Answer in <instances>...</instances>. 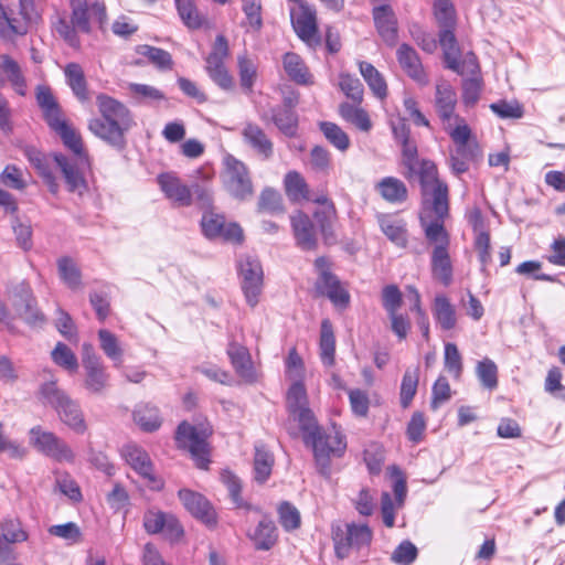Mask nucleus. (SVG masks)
<instances>
[{
  "label": "nucleus",
  "mask_w": 565,
  "mask_h": 565,
  "mask_svg": "<svg viewBox=\"0 0 565 565\" xmlns=\"http://www.w3.org/2000/svg\"><path fill=\"white\" fill-rule=\"evenodd\" d=\"M318 278L315 284L316 291L326 296L334 307L344 309L350 303V294L342 286L335 275L330 271V264L326 257H318L315 262Z\"/></svg>",
  "instance_id": "6e6552de"
},
{
  "label": "nucleus",
  "mask_w": 565,
  "mask_h": 565,
  "mask_svg": "<svg viewBox=\"0 0 565 565\" xmlns=\"http://www.w3.org/2000/svg\"><path fill=\"white\" fill-rule=\"evenodd\" d=\"M238 73L241 86L250 92L256 78V65L255 63L248 58L246 55H239L238 60Z\"/></svg>",
  "instance_id": "338daca9"
},
{
  "label": "nucleus",
  "mask_w": 565,
  "mask_h": 565,
  "mask_svg": "<svg viewBox=\"0 0 565 565\" xmlns=\"http://www.w3.org/2000/svg\"><path fill=\"white\" fill-rule=\"evenodd\" d=\"M24 153L29 162L38 170L39 174L44 179L51 192L56 193L57 184L55 182L54 175L50 170L47 158L35 148H26Z\"/></svg>",
  "instance_id": "49530a36"
},
{
  "label": "nucleus",
  "mask_w": 565,
  "mask_h": 565,
  "mask_svg": "<svg viewBox=\"0 0 565 565\" xmlns=\"http://www.w3.org/2000/svg\"><path fill=\"white\" fill-rule=\"evenodd\" d=\"M360 72L373 94L384 99L387 95V85L382 74L367 62H360Z\"/></svg>",
  "instance_id": "a18cd8bd"
},
{
  "label": "nucleus",
  "mask_w": 565,
  "mask_h": 565,
  "mask_svg": "<svg viewBox=\"0 0 565 565\" xmlns=\"http://www.w3.org/2000/svg\"><path fill=\"white\" fill-rule=\"evenodd\" d=\"M11 303L18 313L29 324H35L43 320V316L35 307V300L29 284L21 281L10 291Z\"/></svg>",
  "instance_id": "a211bd4d"
},
{
  "label": "nucleus",
  "mask_w": 565,
  "mask_h": 565,
  "mask_svg": "<svg viewBox=\"0 0 565 565\" xmlns=\"http://www.w3.org/2000/svg\"><path fill=\"white\" fill-rule=\"evenodd\" d=\"M476 374L482 386L488 390H494L498 386V367L495 363L484 358L476 366Z\"/></svg>",
  "instance_id": "13d9d810"
},
{
  "label": "nucleus",
  "mask_w": 565,
  "mask_h": 565,
  "mask_svg": "<svg viewBox=\"0 0 565 565\" xmlns=\"http://www.w3.org/2000/svg\"><path fill=\"white\" fill-rule=\"evenodd\" d=\"M158 184L166 198L178 206H189L192 203L191 189L181 182L172 173H162L158 175Z\"/></svg>",
  "instance_id": "5701e85b"
},
{
  "label": "nucleus",
  "mask_w": 565,
  "mask_h": 565,
  "mask_svg": "<svg viewBox=\"0 0 565 565\" xmlns=\"http://www.w3.org/2000/svg\"><path fill=\"white\" fill-rule=\"evenodd\" d=\"M456 105L457 94L454 87L447 81H438L436 84L435 107L441 122L454 120V117L458 116L455 114Z\"/></svg>",
  "instance_id": "a878e982"
},
{
  "label": "nucleus",
  "mask_w": 565,
  "mask_h": 565,
  "mask_svg": "<svg viewBox=\"0 0 565 565\" xmlns=\"http://www.w3.org/2000/svg\"><path fill=\"white\" fill-rule=\"evenodd\" d=\"M301 430L305 444L312 448L316 461L321 468L328 466L331 456L340 457L347 448L345 437L335 425L323 429L313 420L311 429Z\"/></svg>",
  "instance_id": "20e7f679"
},
{
  "label": "nucleus",
  "mask_w": 565,
  "mask_h": 565,
  "mask_svg": "<svg viewBox=\"0 0 565 565\" xmlns=\"http://www.w3.org/2000/svg\"><path fill=\"white\" fill-rule=\"evenodd\" d=\"M274 465V456L264 445L255 446L254 478L258 483H264L270 476Z\"/></svg>",
  "instance_id": "c03bdc74"
},
{
  "label": "nucleus",
  "mask_w": 565,
  "mask_h": 565,
  "mask_svg": "<svg viewBox=\"0 0 565 565\" xmlns=\"http://www.w3.org/2000/svg\"><path fill=\"white\" fill-rule=\"evenodd\" d=\"M285 190L292 201L308 200L309 189L303 177L297 171H290L285 175Z\"/></svg>",
  "instance_id": "8fccbe9b"
},
{
  "label": "nucleus",
  "mask_w": 565,
  "mask_h": 565,
  "mask_svg": "<svg viewBox=\"0 0 565 565\" xmlns=\"http://www.w3.org/2000/svg\"><path fill=\"white\" fill-rule=\"evenodd\" d=\"M228 56V43L224 35H217L212 52L205 58V71L210 78L222 89L230 90L234 86L224 62Z\"/></svg>",
  "instance_id": "9b49d317"
},
{
  "label": "nucleus",
  "mask_w": 565,
  "mask_h": 565,
  "mask_svg": "<svg viewBox=\"0 0 565 565\" xmlns=\"http://www.w3.org/2000/svg\"><path fill=\"white\" fill-rule=\"evenodd\" d=\"M57 269L61 279L71 289H78L81 287V271L73 259L70 257H61L57 260Z\"/></svg>",
  "instance_id": "5fc2aeb1"
},
{
  "label": "nucleus",
  "mask_w": 565,
  "mask_h": 565,
  "mask_svg": "<svg viewBox=\"0 0 565 565\" xmlns=\"http://www.w3.org/2000/svg\"><path fill=\"white\" fill-rule=\"evenodd\" d=\"M402 154H403V163L407 168L406 177L411 178L414 174L419 175V182L420 186L423 188V171H424V163L428 162L431 163L435 168V178L438 182H441L438 179L437 175V168L435 163L430 160H422L418 161L417 158V146L413 140H409L407 142L402 143Z\"/></svg>",
  "instance_id": "f704fd0d"
},
{
  "label": "nucleus",
  "mask_w": 565,
  "mask_h": 565,
  "mask_svg": "<svg viewBox=\"0 0 565 565\" xmlns=\"http://www.w3.org/2000/svg\"><path fill=\"white\" fill-rule=\"evenodd\" d=\"M279 523L285 531L290 532L300 526V513L289 502H282L278 508Z\"/></svg>",
  "instance_id": "0e129e2a"
},
{
  "label": "nucleus",
  "mask_w": 565,
  "mask_h": 565,
  "mask_svg": "<svg viewBox=\"0 0 565 565\" xmlns=\"http://www.w3.org/2000/svg\"><path fill=\"white\" fill-rule=\"evenodd\" d=\"M248 537L256 550L269 551L278 541V530L273 520L264 516L256 527L248 533Z\"/></svg>",
  "instance_id": "cd10ccee"
},
{
  "label": "nucleus",
  "mask_w": 565,
  "mask_h": 565,
  "mask_svg": "<svg viewBox=\"0 0 565 565\" xmlns=\"http://www.w3.org/2000/svg\"><path fill=\"white\" fill-rule=\"evenodd\" d=\"M479 156L478 146L454 145L449 148V167L456 174H462L469 170L470 162Z\"/></svg>",
  "instance_id": "2f4dec72"
},
{
  "label": "nucleus",
  "mask_w": 565,
  "mask_h": 565,
  "mask_svg": "<svg viewBox=\"0 0 565 565\" xmlns=\"http://www.w3.org/2000/svg\"><path fill=\"white\" fill-rule=\"evenodd\" d=\"M454 30L455 28L439 30V43L444 51L446 66L458 74H463L466 71L475 74L478 71L477 58L470 53L463 63L459 61L460 52Z\"/></svg>",
  "instance_id": "4468645a"
},
{
  "label": "nucleus",
  "mask_w": 565,
  "mask_h": 565,
  "mask_svg": "<svg viewBox=\"0 0 565 565\" xmlns=\"http://www.w3.org/2000/svg\"><path fill=\"white\" fill-rule=\"evenodd\" d=\"M0 181L3 185L22 191L26 188V181L23 171L14 164H9L0 174Z\"/></svg>",
  "instance_id": "69168bd1"
},
{
  "label": "nucleus",
  "mask_w": 565,
  "mask_h": 565,
  "mask_svg": "<svg viewBox=\"0 0 565 565\" xmlns=\"http://www.w3.org/2000/svg\"><path fill=\"white\" fill-rule=\"evenodd\" d=\"M260 119L268 121L269 117L267 114H262ZM270 120L275 126L286 136L294 137L297 134L298 116L289 108H273Z\"/></svg>",
  "instance_id": "72a5a7b5"
},
{
  "label": "nucleus",
  "mask_w": 565,
  "mask_h": 565,
  "mask_svg": "<svg viewBox=\"0 0 565 565\" xmlns=\"http://www.w3.org/2000/svg\"><path fill=\"white\" fill-rule=\"evenodd\" d=\"M339 113L345 121L355 126L358 129L365 132L371 130L372 121L364 109L349 103H343L339 107Z\"/></svg>",
  "instance_id": "de8ad7c7"
},
{
  "label": "nucleus",
  "mask_w": 565,
  "mask_h": 565,
  "mask_svg": "<svg viewBox=\"0 0 565 565\" xmlns=\"http://www.w3.org/2000/svg\"><path fill=\"white\" fill-rule=\"evenodd\" d=\"M96 105L100 118L89 120V131L115 149H125V135L135 125L130 110L121 102L105 94L96 97Z\"/></svg>",
  "instance_id": "f03ea898"
},
{
  "label": "nucleus",
  "mask_w": 565,
  "mask_h": 565,
  "mask_svg": "<svg viewBox=\"0 0 565 565\" xmlns=\"http://www.w3.org/2000/svg\"><path fill=\"white\" fill-rule=\"evenodd\" d=\"M39 396L44 405L51 406L57 413L61 422L68 428L77 434L86 431L85 416L78 402L60 388L55 380L41 384Z\"/></svg>",
  "instance_id": "7ed1b4c3"
},
{
  "label": "nucleus",
  "mask_w": 565,
  "mask_h": 565,
  "mask_svg": "<svg viewBox=\"0 0 565 565\" xmlns=\"http://www.w3.org/2000/svg\"><path fill=\"white\" fill-rule=\"evenodd\" d=\"M419 381L418 369H407L404 373L401 384V404L404 408L408 407L414 398Z\"/></svg>",
  "instance_id": "bf43d9fd"
},
{
  "label": "nucleus",
  "mask_w": 565,
  "mask_h": 565,
  "mask_svg": "<svg viewBox=\"0 0 565 565\" xmlns=\"http://www.w3.org/2000/svg\"><path fill=\"white\" fill-rule=\"evenodd\" d=\"M179 498L184 508L194 518L201 520L206 525L215 524V512L210 502L202 494L183 489L179 491Z\"/></svg>",
  "instance_id": "4be33fe9"
},
{
  "label": "nucleus",
  "mask_w": 565,
  "mask_h": 565,
  "mask_svg": "<svg viewBox=\"0 0 565 565\" xmlns=\"http://www.w3.org/2000/svg\"><path fill=\"white\" fill-rule=\"evenodd\" d=\"M30 444L43 455L56 461H73L74 452L71 447L54 433L35 426L30 430Z\"/></svg>",
  "instance_id": "f8f14e48"
},
{
  "label": "nucleus",
  "mask_w": 565,
  "mask_h": 565,
  "mask_svg": "<svg viewBox=\"0 0 565 565\" xmlns=\"http://www.w3.org/2000/svg\"><path fill=\"white\" fill-rule=\"evenodd\" d=\"M290 220L297 245L306 250L315 249L317 237L315 226L309 216L302 212H297L291 215Z\"/></svg>",
  "instance_id": "bb28decb"
},
{
  "label": "nucleus",
  "mask_w": 565,
  "mask_h": 565,
  "mask_svg": "<svg viewBox=\"0 0 565 565\" xmlns=\"http://www.w3.org/2000/svg\"><path fill=\"white\" fill-rule=\"evenodd\" d=\"M67 84L72 88L74 95L81 100L85 102L89 98L87 92V84L83 68L77 63H68L64 70Z\"/></svg>",
  "instance_id": "a19ab883"
},
{
  "label": "nucleus",
  "mask_w": 565,
  "mask_h": 565,
  "mask_svg": "<svg viewBox=\"0 0 565 565\" xmlns=\"http://www.w3.org/2000/svg\"><path fill=\"white\" fill-rule=\"evenodd\" d=\"M376 189L382 198L390 203H402L407 199V188L403 181L394 177L382 179Z\"/></svg>",
  "instance_id": "ea45409f"
},
{
  "label": "nucleus",
  "mask_w": 565,
  "mask_h": 565,
  "mask_svg": "<svg viewBox=\"0 0 565 565\" xmlns=\"http://www.w3.org/2000/svg\"><path fill=\"white\" fill-rule=\"evenodd\" d=\"M54 161L60 167L64 175L68 191L83 194L87 185L84 177L78 171L77 167L71 163L70 160L63 154H55Z\"/></svg>",
  "instance_id": "e433bc0d"
},
{
  "label": "nucleus",
  "mask_w": 565,
  "mask_h": 565,
  "mask_svg": "<svg viewBox=\"0 0 565 565\" xmlns=\"http://www.w3.org/2000/svg\"><path fill=\"white\" fill-rule=\"evenodd\" d=\"M242 288L249 306L255 307L263 287V268L258 259L246 256L239 262Z\"/></svg>",
  "instance_id": "2eb2a0df"
},
{
  "label": "nucleus",
  "mask_w": 565,
  "mask_h": 565,
  "mask_svg": "<svg viewBox=\"0 0 565 565\" xmlns=\"http://www.w3.org/2000/svg\"><path fill=\"white\" fill-rule=\"evenodd\" d=\"M241 136L244 143L262 159L268 160L271 158L274 143L259 125L252 121L245 122Z\"/></svg>",
  "instance_id": "412c9836"
},
{
  "label": "nucleus",
  "mask_w": 565,
  "mask_h": 565,
  "mask_svg": "<svg viewBox=\"0 0 565 565\" xmlns=\"http://www.w3.org/2000/svg\"><path fill=\"white\" fill-rule=\"evenodd\" d=\"M373 19L383 41L394 46L397 42V19L393 9L387 4L377 6L373 9Z\"/></svg>",
  "instance_id": "b1692460"
},
{
  "label": "nucleus",
  "mask_w": 565,
  "mask_h": 565,
  "mask_svg": "<svg viewBox=\"0 0 565 565\" xmlns=\"http://www.w3.org/2000/svg\"><path fill=\"white\" fill-rule=\"evenodd\" d=\"M433 316L443 330H451L456 327L457 316L455 307L445 295H437L433 303Z\"/></svg>",
  "instance_id": "c9c22d12"
},
{
  "label": "nucleus",
  "mask_w": 565,
  "mask_h": 565,
  "mask_svg": "<svg viewBox=\"0 0 565 565\" xmlns=\"http://www.w3.org/2000/svg\"><path fill=\"white\" fill-rule=\"evenodd\" d=\"M290 18L296 33L302 41L311 43L316 40L318 31L316 12L308 4L302 0L296 2L290 9Z\"/></svg>",
  "instance_id": "aec40b11"
},
{
  "label": "nucleus",
  "mask_w": 565,
  "mask_h": 565,
  "mask_svg": "<svg viewBox=\"0 0 565 565\" xmlns=\"http://www.w3.org/2000/svg\"><path fill=\"white\" fill-rule=\"evenodd\" d=\"M143 527L149 534L163 533L170 540H178L183 534L182 526L174 515L156 509L145 512Z\"/></svg>",
  "instance_id": "f3484780"
},
{
  "label": "nucleus",
  "mask_w": 565,
  "mask_h": 565,
  "mask_svg": "<svg viewBox=\"0 0 565 565\" xmlns=\"http://www.w3.org/2000/svg\"><path fill=\"white\" fill-rule=\"evenodd\" d=\"M284 70L290 79L298 84H308L310 74L301 57L292 52L286 53L284 56Z\"/></svg>",
  "instance_id": "37998d69"
},
{
  "label": "nucleus",
  "mask_w": 565,
  "mask_h": 565,
  "mask_svg": "<svg viewBox=\"0 0 565 565\" xmlns=\"http://www.w3.org/2000/svg\"><path fill=\"white\" fill-rule=\"evenodd\" d=\"M417 555V547L411 541H403L392 553L391 561L398 565H411Z\"/></svg>",
  "instance_id": "774afa93"
},
{
  "label": "nucleus",
  "mask_w": 565,
  "mask_h": 565,
  "mask_svg": "<svg viewBox=\"0 0 565 565\" xmlns=\"http://www.w3.org/2000/svg\"><path fill=\"white\" fill-rule=\"evenodd\" d=\"M99 347L105 355L114 362V366L119 367L122 363L124 350L118 338L106 329L98 331Z\"/></svg>",
  "instance_id": "79ce46f5"
},
{
  "label": "nucleus",
  "mask_w": 565,
  "mask_h": 565,
  "mask_svg": "<svg viewBox=\"0 0 565 565\" xmlns=\"http://www.w3.org/2000/svg\"><path fill=\"white\" fill-rule=\"evenodd\" d=\"M320 129L329 142L340 151H345L350 147L349 136L338 125L322 121L320 122Z\"/></svg>",
  "instance_id": "680f3d73"
},
{
  "label": "nucleus",
  "mask_w": 565,
  "mask_h": 565,
  "mask_svg": "<svg viewBox=\"0 0 565 565\" xmlns=\"http://www.w3.org/2000/svg\"><path fill=\"white\" fill-rule=\"evenodd\" d=\"M372 531L365 524L350 523L332 525V541L338 558L349 557L352 550L369 546L372 541Z\"/></svg>",
  "instance_id": "0eeeda50"
},
{
  "label": "nucleus",
  "mask_w": 565,
  "mask_h": 565,
  "mask_svg": "<svg viewBox=\"0 0 565 565\" xmlns=\"http://www.w3.org/2000/svg\"><path fill=\"white\" fill-rule=\"evenodd\" d=\"M221 181L226 192L236 200L247 201L254 195V185L247 166L227 153L222 161Z\"/></svg>",
  "instance_id": "39448f33"
},
{
  "label": "nucleus",
  "mask_w": 565,
  "mask_h": 565,
  "mask_svg": "<svg viewBox=\"0 0 565 565\" xmlns=\"http://www.w3.org/2000/svg\"><path fill=\"white\" fill-rule=\"evenodd\" d=\"M443 127L451 138L454 145L478 146L476 139L472 137V131L466 119L459 115L454 117V120L444 121Z\"/></svg>",
  "instance_id": "4c0bfd02"
},
{
  "label": "nucleus",
  "mask_w": 565,
  "mask_h": 565,
  "mask_svg": "<svg viewBox=\"0 0 565 565\" xmlns=\"http://www.w3.org/2000/svg\"><path fill=\"white\" fill-rule=\"evenodd\" d=\"M72 10L71 21L78 31L90 33L92 25L96 24L102 32L107 26V9L104 2L95 1L90 4L86 0H70Z\"/></svg>",
  "instance_id": "9d476101"
},
{
  "label": "nucleus",
  "mask_w": 565,
  "mask_h": 565,
  "mask_svg": "<svg viewBox=\"0 0 565 565\" xmlns=\"http://www.w3.org/2000/svg\"><path fill=\"white\" fill-rule=\"evenodd\" d=\"M319 350L323 365L332 366L335 356V338L332 324L328 319L321 322Z\"/></svg>",
  "instance_id": "58836bf2"
},
{
  "label": "nucleus",
  "mask_w": 565,
  "mask_h": 565,
  "mask_svg": "<svg viewBox=\"0 0 565 565\" xmlns=\"http://www.w3.org/2000/svg\"><path fill=\"white\" fill-rule=\"evenodd\" d=\"M449 216L448 186L435 178L431 163H424L423 201L419 222L427 243L431 246L430 270L435 280L448 287L454 280V265L449 254L450 235L445 227Z\"/></svg>",
  "instance_id": "f257e3e1"
},
{
  "label": "nucleus",
  "mask_w": 565,
  "mask_h": 565,
  "mask_svg": "<svg viewBox=\"0 0 565 565\" xmlns=\"http://www.w3.org/2000/svg\"><path fill=\"white\" fill-rule=\"evenodd\" d=\"M180 19L189 29H199L203 18L192 0H174Z\"/></svg>",
  "instance_id": "6e6d98bb"
},
{
  "label": "nucleus",
  "mask_w": 565,
  "mask_h": 565,
  "mask_svg": "<svg viewBox=\"0 0 565 565\" xmlns=\"http://www.w3.org/2000/svg\"><path fill=\"white\" fill-rule=\"evenodd\" d=\"M211 434L209 425L193 426L186 422H182L175 433L178 447L186 449L201 469H206L210 462L206 439Z\"/></svg>",
  "instance_id": "423d86ee"
},
{
  "label": "nucleus",
  "mask_w": 565,
  "mask_h": 565,
  "mask_svg": "<svg viewBox=\"0 0 565 565\" xmlns=\"http://www.w3.org/2000/svg\"><path fill=\"white\" fill-rule=\"evenodd\" d=\"M227 354L231 359L232 365L236 373L248 383H253L257 379L256 371L250 360V355L246 348L231 343L227 349Z\"/></svg>",
  "instance_id": "c85d7f7f"
},
{
  "label": "nucleus",
  "mask_w": 565,
  "mask_h": 565,
  "mask_svg": "<svg viewBox=\"0 0 565 565\" xmlns=\"http://www.w3.org/2000/svg\"><path fill=\"white\" fill-rule=\"evenodd\" d=\"M377 221L382 232L392 243L399 247L406 246L407 231L403 220L394 215L381 214L377 216Z\"/></svg>",
  "instance_id": "473e14b6"
},
{
  "label": "nucleus",
  "mask_w": 565,
  "mask_h": 565,
  "mask_svg": "<svg viewBox=\"0 0 565 565\" xmlns=\"http://www.w3.org/2000/svg\"><path fill=\"white\" fill-rule=\"evenodd\" d=\"M201 226L204 235L209 238L222 237L226 241L241 242L243 231L236 223H225L224 216L205 212L202 216Z\"/></svg>",
  "instance_id": "6ab92c4d"
},
{
  "label": "nucleus",
  "mask_w": 565,
  "mask_h": 565,
  "mask_svg": "<svg viewBox=\"0 0 565 565\" xmlns=\"http://www.w3.org/2000/svg\"><path fill=\"white\" fill-rule=\"evenodd\" d=\"M53 362L70 373L78 370V361L74 352L63 342H57L51 352Z\"/></svg>",
  "instance_id": "864d4df0"
},
{
  "label": "nucleus",
  "mask_w": 565,
  "mask_h": 565,
  "mask_svg": "<svg viewBox=\"0 0 565 565\" xmlns=\"http://www.w3.org/2000/svg\"><path fill=\"white\" fill-rule=\"evenodd\" d=\"M445 369L455 377L459 379L462 373V358L455 343L448 342L445 344L444 355Z\"/></svg>",
  "instance_id": "e2e57ef3"
},
{
  "label": "nucleus",
  "mask_w": 565,
  "mask_h": 565,
  "mask_svg": "<svg viewBox=\"0 0 565 565\" xmlns=\"http://www.w3.org/2000/svg\"><path fill=\"white\" fill-rule=\"evenodd\" d=\"M128 90L131 97L138 103L152 105L166 99V95L162 90L147 84L130 83Z\"/></svg>",
  "instance_id": "3c124183"
},
{
  "label": "nucleus",
  "mask_w": 565,
  "mask_h": 565,
  "mask_svg": "<svg viewBox=\"0 0 565 565\" xmlns=\"http://www.w3.org/2000/svg\"><path fill=\"white\" fill-rule=\"evenodd\" d=\"M51 128L61 136L64 145L68 149H71L76 156L82 158L84 153L82 138L71 126L67 125V122L64 119L60 120Z\"/></svg>",
  "instance_id": "603ef678"
},
{
  "label": "nucleus",
  "mask_w": 565,
  "mask_h": 565,
  "mask_svg": "<svg viewBox=\"0 0 565 565\" xmlns=\"http://www.w3.org/2000/svg\"><path fill=\"white\" fill-rule=\"evenodd\" d=\"M287 408L290 416L299 423L300 429H311L316 420L308 407L305 385L301 381H294L287 393Z\"/></svg>",
  "instance_id": "dca6fc26"
},
{
  "label": "nucleus",
  "mask_w": 565,
  "mask_h": 565,
  "mask_svg": "<svg viewBox=\"0 0 565 565\" xmlns=\"http://www.w3.org/2000/svg\"><path fill=\"white\" fill-rule=\"evenodd\" d=\"M0 71L7 76L12 89L20 96H25L28 82L20 64L8 54L0 55Z\"/></svg>",
  "instance_id": "7c9ffc66"
},
{
  "label": "nucleus",
  "mask_w": 565,
  "mask_h": 565,
  "mask_svg": "<svg viewBox=\"0 0 565 565\" xmlns=\"http://www.w3.org/2000/svg\"><path fill=\"white\" fill-rule=\"evenodd\" d=\"M137 52L160 70H171L173 66L171 54L160 47L141 45Z\"/></svg>",
  "instance_id": "4d7b16f0"
},
{
  "label": "nucleus",
  "mask_w": 565,
  "mask_h": 565,
  "mask_svg": "<svg viewBox=\"0 0 565 565\" xmlns=\"http://www.w3.org/2000/svg\"><path fill=\"white\" fill-rule=\"evenodd\" d=\"M121 454L127 463L143 479L148 488L154 491L163 488V480L154 473L151 459L142 448L129 444L122 448Z\"/></svg>",
  "instance_id": "ddd939ff"
},
{
  "label": "nucleus",
  "mask_w": 565,
  "mask_h": 565,
  "mask_svg": "<svg viewBox=\"0 0 565 565\" xmlns=\"http://www.w3.org/2000/svg\"><path fill=\"white\" fill-rule=\"evenodd\" d=\"M434 15L440 29L455 28L456 11L450 0H435Z\"/></svg>",
  "instance_id": "052dcab7"
},
{
  "label": "nucleus",
  "mask_w": 565,
  "mask_h": 565,
  "mask_svg": "<svg viewBox=\"0 0 565 565\" xmlns=\"http://www.w3.org/2000/svg\"><path fill=\"white\" fill-rule=\"evenodd\" d=\"M82 363L85 372L84 387L93 395H105L109 387V374L90 343L82 345Z\"/></svg>",
  "instance_id": "1a4fd4ad"
},
{
  "label": "nucleus",
  "mask_w": 565,
  "mask_h": 565,
  "mask_svg": "<svg viewBox=\"0 0 565 565\" xmlns=\"http://www.w3.org/2000/svg\"><path fill=\"white\" fill-rule=\"evenodd\" d=\"M397 61L404 72L419 85H427L428 77L424 72L420 58L411 45L403 43L396 52Z\"/></svg>",
  "instance_id": "393cba45"
},
{
  "label": "nucleus",
  "mask_w": 565,
  "mask_h": 565,
  "mask_svg": "<svg viewBox=\"0 0 565 565\" xmlns=\"http://www.w3.org/2000/svg\"><path fill=\"white\" fill-rule=\"evenodd\" d=\"M134 420L145 431L157 430L161 425L159 409L148 404L139 405L134 411Z\"/></svg>",
  "instance_id": "09e8293b"
},
{
  "label": "nucleus",
  "mask_w": 565,
  "mask_h": 565,
  "mask_svg": "<svg viewBox=\"0 0 565 565\" xmlns=\"http://www.w3.org/2000/svg\"><path fill=\"white\" fill-rule=\"evenodd\" d=\"M36 102L50 127L63 119L62 109L49 86L39 85L36 87Z\"/></svg>",
  "instance_id": "c756f323"
}]
</instances>
